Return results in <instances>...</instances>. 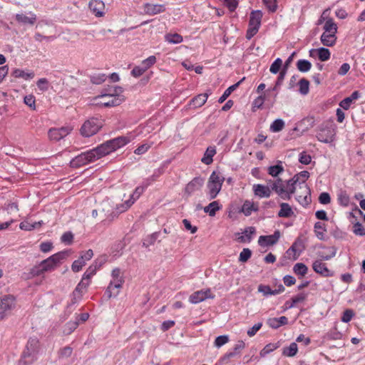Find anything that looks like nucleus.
I'll return each instance as SVG.
<instances>
[{
  "label": "nucleus",
  "mask_w": 365,
  "mask_h": 365,
  "mask_svg": "<svg viewBox=\"0 0 365 365\" xmlns=\"http://www.w3.org/2000/svg\"><path fill=\"white\" fill-rule=\"evenodd\" d=\"M41 349L38 337H29L18 361V365H31L37 359Z\"/></svg>",
  "instance_id": "f257e3e1"
},
{
  "label": "nucleus",
  "mask_w": 365,
  "mask_h": 365,
  "mask_svg": "<svg viewBox=\"0 0 365 365\" xmlns=\"http://www.w3.org/2000/svg\"><path fill=\"white\" fill-rule=\"evenodd\" d=\"M327 249L329 250V253L324 254L323 252H319L318 253V256L320 259L315 260L312 264L313 270L324 277H333L334 275V272L329 269L327 267V264L322 261L331 259L336 256L337 251V248L334 246L327 247Z\"/></svg>",
  "instance_id": "f03ea898"
},
{
  "label": "nucleus",
  "mask_w": 365,
  "mask_h": 365,
  "mask_svg": "<svg viewBox=\"0 0 365 365\" xmlns=\"http://www.w3.org/2000/svg\"><path fill=\"white\" fill-rule=\"evenodd\" d=\"M130 139L126 136H119L113 139L106 141L97 146L98 151L101 158L110 154L117 149L127 145Z\"/></svg>",
  "instance_id": "7ed1b4c3"
},
{
  "label": "nucleus",
  "mask_w": 365,
  "mask_h": 365,
  "mask_svg": "<svg viewBox=\"0 0 365 365\" xmlns=\"http://www.w3.org/2000/svg\"><path fill=\"white\" fill-rule=\"evenodd\" d=\"M225 181V178L221 175L219 171H213L207 183V195L209 200L216 198L222 189V184Z\"/></svg>",
  "instance_id": "20e7f679"
},
{
  "label": "nucleus",
  "mask_w": 365,
  "mask_h": 365,
  "mask_svg": "<svg viewBox=\"0 0 365 365\" xmlns=\"http://www.w3.org/2000/svg\"><path fill=\"white\" fill-rule=\"evenodd\" d=\"M101 158L97 148L81 153L70 161V166L73 168H78L89 163Z\"/></svg>",
  "instance_id": "39448f33"
},
{
  "label": "nucleus",
  "mask_w": 365,
  "mask_h": 365,
  "mask_svg": "<svg viewBox=\"0 0 365 365\" xmlns=\"http://www.w3.org/2000/svg\"><path fill=\"white\" fill-rule=\"evenodd\" d=\"M69 255L68 250L58 252L46 259L41 262L43 267V270L45 272H52L61 265L62 262L66 259Z\"/></svg>",
  "instance_id": "423d86ee"
},
{
  "label": "nucleus",
  "mask_w": 365,
  "mask_h": 365,
  "mask_svg": "<svg viewBox=\"0 0 365 365\" xmlns=\"http://www.w3.org/2000/svg\"><path fill=\"white\" fill-rule=\"evenodd\" d=\"M334 123L332 120L322 123L319 127V132L317 133V138L319 141L329 143L334 140Z\"/></svg>",
  "instance_id": "0eeeda50"
},
{
  "label": "nucleus",
  "mask_w": 365,
  "mask_h": 365,
  "mask_svg": "<svg viewBox=\"0 0 365 365\" xmlns=\"http://www.w3.org/2000/svg\"><path fill=\"white\" fill-rule=\"evenodd\" d=\"M103 120L98 118H91L86 120L81 128V134L83 137H91L96 134L103 127Z\"/></svg>",
  "instance_id": "6e6552de"
},
{
  "label": "nucleus",
  "mask_w": 365,
  "mask_h": 365,
  "mask_svg": "<svg viewBox=\"0 0 365 365\" xmlns=\"http://www.w3.org/2000/svg\"><path fill=\"white\" fill-rule=\"evenodd\" d=\"M16 297L6 294L0 297V319L5 318L16 307Z\"/></svg>",
  "instance_id": "1a4fd4ad"
},
{
  "label": "nucleus",
  "mask_w": 365,
  "mask_h": 365,
  "mask_svg": "<svg viewBox=\"0 0 365 365\" xmlns=\"http://www.w3.org/2000/svg\"><path fill=\"white\" fill-rule=\"evenodd\" d=\"M123 92V88L120 86L114 87V93H103L101 97L109 96L112 98L108 101L101 102V105L104 107H115L120 105L124 101L123 96L120 95Z\"/></svg>",
  "instance_id": "9d476101"
},
{
  "label": "nucleus",
  "mask_w": 365,
  "mask_h": 365,
  "mask_svg": "<svg viewBox=\"0 0 365 365\" xmlns=\"http://www.w3.org/2000/svg\"><path fill=\"white\" fill-rule=\"evenodd\" d=\"M299 186L302 192L301 195L297 194L295 199L301 205L306 207L312 202L310 188L307 185L299 184Z\"/></svg>",
  "instance_id": "9b49d317"
},
{
  "label": "nucleus",
  "mask_w": 365,
  "mask_h": 365,
  "mask_svg": "<svg viewBox=\"0 0 365 365\" xmlns=\"http://www.w3.org/2000/svg\"><path fill=\"white\" fill-rule=\"evenodd\" d=\"M205 179L202 177H195L189 182L185 187V194L190 196L195 191L200 190L204 185Z\"/></svg>",
  "instance_id": "f8f14e48"
},
{
  "label": "nucleus",
  "mask_w": 365,
  "mask_h": 365,
  "mask_svg": "<svg viewBox=\"0 0 365 365\" xmlns=\"http://www.w3.org/2000/svg\"><path fill=\"white\" fill-rule=\"evenodd\" d=\"M280 237V231L276 230L273 235H261L258 239V244L261 247L272 246L277 243Z\"/></svg>",
  "instance_id": "ddd939ff"
},
{
  "label": "nucleus",
  "mask_w": 365,
  "mask_h": 365,
  "mask_svg": "<svg viewBox=\"0 0 365 365\" xmlns=\"http://www.w3.org/2000/svg\"><path fill=\"white\" fill-rule=\"evenodd\" d=\"M215 295L212 294L210 289L195 292L190 296V302L192 304H197L206 299H213Z\"/></svg>",
  "instance_id": "4468645a"
},
{
  "label": "nucleus",
  "mask_w": 365,
  "mask_h": 365,
  "mask_svg": "<svg viewBox=\"0 0 365 365\" xmlns=\"http://www.w3.org/2000/svg\"><path fill=\"white\" fill-rule=\"evenodd\" d=\"M88 7L96 16L101 17L104 15L105 4L102 1L91 0L88 4Z\"/></svg>",
  "instance_id": "2eb2a0df"
},
{
  "label": "nucleus",
  "mask_w": 365,
  "mask_h": 365,
  "mask_svg": "<svg viewBox=\"0 0 365 365\" xmlns=\"http://www.w3.org/2000/svg\"><path fill=\"white\" fill-rule=\"evenodd\" d=\"M145 190V187H143L142 185L138 186L135 189L133 194L130 195V199L125 201V206L124 207V205H122V207H123L124 209L121 210L120 212L125 211L128 208H129L140 197V196L143 193Z\"/></svg>",
  "instance_id": "dca6fc26"
},
{
  "label": "nucleus",
  "mask_w": 365,
  "mask_h": 365,
  "mask_svg": "<svg viewBox=\"0 0 365 365\" xmlns=\"http://www.w3.org/2000/svg\"><path fill=\"white\" fill-rule=\"evenodd\" d=\"M305 250L304 241L297 237L292 245L289 248V251H292L294 253L293 260L297 259L299 255Z\"/></svg>",
  "instance_id": "f3484780"
},
{
  "label": "nucleus",
  "mask_w": 365,
  "mask_h": 365,
  "mask_svg": "<svg viewBox=\"0 0 365 365\" xmlns=\"http://www.w3.org/2000/svg\"><path fill=\"white\" fill-rule=\"evenodd\" d=\"M208 96L209 94L207 93L197 95L190 101V108L195 109L202 106L206 103Z\"/></svg>",
  "instance_id": "a211bd4d"
},
{
  "label": "nucleus",
  "mask_w": 365,
  "mask_h": 365,
  "mask_svg": "<svg viewBox=\"0 0 365 365\" xmlns=\"http://www.w3.org/2000/svg\"><path fill=\"white\" fill-rule=\"evenodd\" d=\"M253 191L256 196H258L261 198L269 197L272 194V189H270L268 186L262 184L254 185Z\"/></svg>",
  "instance_id": "6ab92c4d"
},
{
  "label": "nucleus",
  "mask_w": 365,
  "mask_h": 365,
  "mask_svg": "<svg viewBox=\"0 0 365 365\" xmlns=\"http://www.w3.org/2000/svg\"><path fill=\"white\" fill-rule=\"evenodd\" d=\"M29 14L30 16H27L24 14H17L15 16V19L18 23L24 25H34L36 21V15L33 13H30Z\"/></svg>",
  "instance_id": "aec40b11"
},
{
  "label": "nucleus",
  "mask_w": 365,
  "mask_h": 365,
  "mask_svg": "<svg viewBox=\"0 0 365 365\" xmlns=\"http://www.w3.org/2000/svg\"><path fill=\"white\" fill-rule=\"evenodd\" d=\"M277 96V93L274 94V96L272 98H269V94L264 93L261 96H258L256 99H255V101L253 102V105L255 107H257V108H261L265 101H269L271 105H273L274 103V102L276 101Z\"/></svg>",
  "instance_id": "412c9836"
},
{
  "label": "nucleus",
  "mask_w": 365,
  "mask_h": 365,
  "mask_svg": "<svg viewBox=\"0 0 365 365\" xmlns=\"http://www.w3.org/2000/svg\"><path fill=\"white\" fill-rule=\"evenodd\" d=\"M267 324L269 327L274 329H277L281 326L287 325L288 324V319L284 316L280 317L279 318H269L267 319Z\"/></svg>",
  "instance_id": "4be33fe9"
},
{
  "label": "nucleus",
  "mask_w": 365,
  "mask_h": 365,
  "mask_svg": "<svg viewBox=\"0 0 365 365\" xmlns=\"http://www.w3.org/2000/svg\"><path fill=\"white\" fill-rule=\"evenodd\" d=\"M262 16V12L260 10L252 11L250 15L249 26L259 28Z\"/></svg>",
  "instance_id": "5701e85b"
},
{
  "label": "nucleus",
  "mask_w": 365,
  "mask_h": 365,
  "mask_svg": "<svg viewBox=\"0 0 365 365\" xmlns=\"http://www.w3.org/2000/svg\"><path fill=\"white\" fill-rule=\"evenodd\" d=\"M336 39V34L334 33L324 32L320 37L322 43L329 47L335 45Z\"/></svg>",
  "instance_id": "b1692460"
},
{
  "label": "nucleus",
  "mask_w": 365,
  "mask_h": 365,
  "mask_svg": "<svg viewBox=\"0 0 365 365\" xmlns=\"http://www.w3.org/2000/svg\"><path fill=\"white\" fill-rule=\"evenodd\" d=\"M361 96V93L359 91H354L350 96L345 98L343 99L340 103L339 106L344 110H348L351 103L354 101L358 99Z\"/></svg>",
  "instance_id": "393cba45"
},
{
  "label": "nucleus",
  "mask_w": 365,
  "mask_h": 365,
  "mask_svg": "<svg viewBox=\"0 0 365 365\" xmlns=\"http://www.w3.org/2000/svg\"><path fill=\"white\" fill-rule=\"evenodd\" d=\"M245 77H243L242 79H240L238 82L228 87L223 93V94L219 98L218 103H222L225 100L230 96L232 92H233L235 90H236L240 85L245 81Z\"/></svg>",
  "instance_id": "a878e982"
},
{
  "label": "nucleus",
  "mask_w": 365,
  "mask_h": 365,
  "mask_svg": "<svg viewBox=\"0 0 365 365\" xmlns=\"http://www.w3.org/2000/svg\"><path fill=\"white\" fill-rule=\"evenodd\" d=\"M258 210V205H255L253 202L250 200H245L241 209V212H243L245 216H250L252 212H257Z\"/></svg>",
  "instance_id": "bb28decb"
},
{
  "label": "nucleus",
  "mask_w": 365,
  "mask_h": 365,
  "mask_svg": "<svg viewBox=\"0 0 365 365\" xmlns=\"http://www.w3.org/2000/svg\"><path fill=\"white\" fill-rule=\"evenodd\" d=\"M216 154L215 146H209L206 149L203 157L201 159L202 163L205 165H210L213 162V156Z\"/></svg>",
  "instance_id": "cd10ccee"
},
{
  "label": "nucleus",
  "mask_w": 365,
  "mask_h": 365,
  "mask_svg": "<svg viewBox=\"0 0 365 365\" xmlns=\"http://www.w3.org/2000/svg\"><path fill=\"white\" fill-rule=\"evenodd\" d=\"M146 14L149 15H155L163 12L165 10V6L162 4H150L145 5Z\"/></svg>",
  "instance_id": "c85d7f7f"
},
{
  "label": "nucleus",
  "mask_w": 365,
  "mask_h": 365,
  "mask_svg": "<svg viewBox=\"0 0 365 365\" xmlns=\"http://www.w3.org/2000/svg\"><path fill=\"white\" fill-rule=\"evenodd\" d=\"M279 206L280 210L277 214L279 217L288 218L290 217L292 215H294V212L292 211L291 206L288 203L281 202L279 204Z\"/></svg>",
  "instance_id": "c756f323"
},
{
  "label": "nucleus",
  "mask_w": 365,
  "mask_h": 365,
  "mask_svg": "<svg viewBox=\"0 0 365 365\" xmlns=\"http://www.w3.org/2000/svg\"><path fill=\"white\" fill-rule=\"evenodd\" d=\"M270 186L272 190L274 191L278 195L284 194L286 190L284 181L279 178H277Z\"/></svg>",
  "instance_id": "7c9ffc66"
},
{
  "label": "nucleus",
  "mask_w": 365,
  "mask_h": 365,
  "mask_svg": "<svg viewBox=\"0 0 365 365\" xmlns=\"http://www.w3.org/2000/svg\"><path fill=\"white\" fill-rule=\"evenodd\" d=\"M222 209V205H220L218 201H212L208 205L203 208L205 213H207L210 217H214L216 215V212Z\"/></svg>",
  "instance_id": "2f4dec72"
},
{
  "label": "nucleus",
  "mask_w": 365,
  "mask_h": 365,
  "mask_svg": "<svg viewBox=\"0 0 365 365\" xmlns=\"http://www.w3.org/2000/svg\"><path fill=\"white\" fill-rule=\"evenodd\" d=\"M121 272L120 268H115L113 269L111 276L115 280L114 282V287L116 289H120L122 287L123 283H124V279L122 276H120Z\"/></svg>",
  "instance_id": "473e14b6"
},
{
  "label": "nucleus",
  "mask_w": 365,
  "mask_h": 365,
  "mask_svg": "<svg viewBox=\"0 0 365 365\" xmlns=\"http://www.w3.org/2000/svg\"><path fill=\"white\" fill-rule=\"evenodd\" d=\"M256 232V229L255 227H247L243 233L245 236H240L238 237V241L240 242H250L252 239V235Z\"/></svg>",
  "instance_id": "72a5a7b5"
},
{
  "label": "nucleus",
  "mask_w": 365,
  "mask_h": 365,
  "mask_svg": "<svg viewBox=\"0 0 365 365\" xmlns=\"http://www.w3.org/2000/svg\"><path fill=\"white\" fill-rule=\"evenodd\" d=\"M81 299V296L80 295H78V297H71V302L67 304L66 309L64 311V315L66 318L69 317L71 314V313L76 309V304Z\"/></svg>",
  "instance_id": "f704fd0d"
},
{
  "label": "nucleus",
  "mask_w": 365,
  "mask_h": 365,
  "mask_svg": "<svg viewBox=\"0 0 365 365\" xmlns=\"http://www.w3.org/2000/svg\"><path fill=\"white\" fill-rule=\"evenodd\" d=\"M298 351L297 344L296 342H292L289 346H285L282 350V355L288 357L294 356Z\"/></svg>",
  "instance_id": "c9c22d12"
},
{
  "label": "nucleus",
  "mask_w": 365,
  "mask_h": 365,
  "mask_svg": "<svg viewBox=\"0 0 365 365\" xmlns=\"http://www.w3.org/2000/svg\"><path fill=\"white\" fill-rule=\"evenodd\" d=\"M11 76L14 78H22L28 80L32 78L34 76V73L33 72L27 73L23 70L16 68L12 71Z\"/></svg>",
  "instance_id": "e433bc0d"
},
{
  "label": "nucleus",
  "mask_w": 365,
  "mask_h": 365,
  "mask_svg": "<svg viewBox=\"0 0 365 365\" xmlns=\"http://www.w3.org/2000/svg\"><path fill=\"white\" fill-rule=\"evenodd\" d=\"M284 171V168L282 165V162L279 161L275 165H271L268 168V174L272 177H277L280 173Z\"/></svg>",
  "instance_id": "4c0bfd02"
},
{
  "label": "nucleus",
  "mask_w": 365,
  "mask_h": 365,
  "mask_svg": "<svg viewBox=\"0 0 365 365\" xmlns=\"http://www.w3.org/2000/svg\"><path fill=\"white\" fill-rule=\"evenodd\" d=\"M314 232L319 240L324 239V232H326L325 225L321 222H317L314 226Z\"/></svg>",
  "instance_id": "58836bf2"
},
{
  "label": "nucleus",
  "mask_w": 365,
  "mask_h": 365,
  "mask_svg": "<svg viewBox=\"0 0 365 365\" xmlns=\"http://www.w3.org/2000/svg\"><path fill=\"white\" fill-rule=\"evenodd\" d=\"M299 181L298 175H295L292 178L284 181L286 190H289L290 193H294L296 190V185Z\"/></svg>",
  "instance_id": "ea45409f"
},
{
  "label": "nucleus",
  "mask_w": 365,
  "mask_h": 365,
  "mask_svg": "<svg viewBox=\"0 0 365 365\" xmlns=\"http://www.w3.org/2000/svg\"><path fill=\"white\" fill-rule=\"evenodd\" d=\"M324 32L334 33V34L337 33V26L334 23L332 18H329L325 21V24L324 25Z\"/></svg>",
  "instance_id": "a19ab883"
},
{
  "label": "nucleus",
  "mask_w": 365,
  "mask_h": 365,
  "mask_svg": "<svg viewBox=\"0 0 365 365\" xmlns=\"http://www.w3.org/2000/svg\"><path fill=\"white\" fill-rule=\"evenodd\" d=\"M165 39L166 41H168L170 43H174V44L180 43L182 42V41H183L182 36L180 34H177V33L167 34L165 36Z\"/></svg>",
  "instance_id": "79ce46f5"
},
{
  "label": "nucleus",
  "mask_w": 365,
  "mask_h": 365,
  "mask_svg": "<svg viewBox=\"0 0 365 365\" xmlns=\"http://www.w3.org/2000/svg\"><path fill=\"white\" fill-rule=\"evenodd\" d=\"M297 68L300 72H307L312 68V63L308 60L300 59L297 62Z\"/></svg>",
  "instance_id": "37998d69"
},
{
  "label": "nucleus",
  "mask_w": 365,
  "mask_h": 365,
  "mask_svg": "<svg viewBox=\"0 0 365 365\" xmlns=\"http://www.w3.org/2000/svg\"><path fill=\"white\" fill-rule=\"evenodd\" d=\"M308 271V267L307 265L302 262H298L294 264L293 267V272L294 274L299 276H304Z\"/></svg>",
  "instance_id": "c03bdc74"
},
{
  "label": "nucleus",
  "mask_w": 365,
  "mask_h": 365,
  "mask_svg": "<svg viewBox=\"0 0 365 365\" xmlns=\"http://www.w3.org/2000/svg\"><path fill=\"white\" fill-rule=\"evenodd\" d=\"M42 224L43 221L35 222L34 223H30L29 222H22L20 223L19 227L23 230L30 231L36 228L40 227Z\"/></svg>",
  "instance_id": "a18cd8bd"
},
{
  "label": "nucleus",
  "mask_w": 365,
  "mask_h": 365,
  "mask_svg": "<svg viewBox=\"0 0 365 365\" xmlns=\"http://www.w3.org/2000/svg\"><path fill=\"white\" fill-rule=\"evenodd\" d=\"M279 342L275 343V344H267L259 352V355L261 357H264L274 350L277 349L279 347Z\"/></svg>",
  "instance_id": "49530a36"
},
{
  "label": "nucleus",
  "mask_w": 365,
  "mask_h": 365,
  "mask_svg": "<svg viewBox=\"0 0 365 365\" xmlns=\"http://www.w3.org/2000/svg\"><path fill=\"white\" fill-rule=\"evenodd\" d=\"M317 56L321 61H326L330 58L331 53L330 51L324 47H321L317 49Z\"/></svg>",
  "instance_id": "de8ad7c7"
},
{
  "label": "nucleus",
  "mask_w": 365,
  "mask_h": 365,
  "mask_svg": "<svg viewBox=\"0 0 365 365\" xmlns=\"http://www.w3.org/2000/svg\"><path fill=\"white\" fill-rule=\"evenodd\" d=\"M299 93L302 95H307L309 91V81L306 78H302L299 81Z\"/></svg>",
  "instance_id": "09e8293b"
},
{
  "label": "nucleus",
  "mask_w": 365,
  "mask_h": 365,
  "mask_svg": "<svg viewBox=\"0 0 365 365\" xmlns=\"http://www.w3.org/2000/svg\"><path fill=\"white\" fill-rule=\"evenodd\" d=\"M169 163L170 161L164 163L160 168L154 170L153 174L151 175V181H155L160 175L165 173L167 165Z\"/></svg>",
  "instance_id": "8fccbe9b"
},
{
  "label": "nucleus",
  "mask_w": 365,
  "mask_h": 365,
  "mask_svg": "<svg viewBox=\"0 0 365 365\" xmlns=\"http://www.w3.org/2000/svg\"><path fill=\"white\" fill-rule=\"evenodd\" d=\"M284 127V122L282 119H276L271 124L270 129L273 132L281 131Z\"/></svg>",
  "instance_id": "3c124183"
},
{
  "label": "nucleus",
  "mask_w": 365,
  "mask_h": 365,
  "mask_svg": "<svg viewBox=\"0 0 365 365\" xmlns=\"http://www.w3.org/2000/svg\"><path fill=\"white\" fill-rule=\"evenodd\" d=\"M252 251L249 248H244L240 252L239 256V262L245 263L247 262L252 256Z\"/></svg>",
  "instance_id": "603ef678"
},
{
  "label": "nucleus",
  "mask_w": 365,
  "mask_h": 365,
  "mask_svg": "<svg viewBox=\"0 0 365 365\" xmlns=\"http://www.w3.org/2000/svg\"><path fill=\"white\" fill-rule=\"evenodd\" d=\"M96 273V270L95 269V267H93L91 265H90L88 267V268L87 269V270L83 274L82 279L81 281L90 283L91 278L93 275H95Z\"/></svg>",
  "instance_id": "864d4df0"
},
{
  "label": "nucleus",
  "mask_w": 365,
  "mask_h": 365,
  "mask_svg": "<svg viewBox=\"0 0 365 365\" xmlns=\"http://www.w3.org/2000/svg\"><path fill=\"white\" fill-rule=\"evenodd\" d=\"M90 78L93 84L99 85L106 80V76L104 73H98L91 76Z\"/></svg>",
  "instance_id": "5fc2aeb1"
},
{
  "label": "nucleus",
  "mask_w": 365,
  "mask_h": 365,
  "mask_svg": "<svg viewBox=\"0 0 365 365\" xmlns=\"http://www.w3.org/2000/svg\"><path fill=\"white\" fill-rule=\"evenodd\" d=\"M257 290L262 293L263 296L268 297L269 295H274V289H272L269 285L260 284L258 286Z\"/></svg>",
  "instance_id": "6e6d98bb"
},
{
  "label": "nucleus",
  "mask_w": 365,
  "mask_h": 365,
  "mask_svg": "<svg viewBox=\"0 0 365 365\" xmlns=\"http://www.w3.org/2000/svg\"><path fill=\"white\" fill-rule=\"evenodd\" d=\"M282 65V61L281 58H277L274 60V61L272 63L269 68V71L273 74H277L278 72H280V68Z\"/></svg>",
  "instance_id": "4d7b16f0"
},
{
  "label": "nucleus",
  "mask_w": 365,
  "mask_h": 365,
  "mask_svg": "<svg viewBox=\"0 0 365 365\" xmlns=\"http://www.w3.org/2000/svg\"><path fill=\"white\" fill-rule=\"evenodd\" d=\"M45 273V272L43 270V267L41 264V262L38 264L35 265L33 267L29 272V274L31 277L40 276Z\"/></svg>",
  "instance_id": "13d9d810"
},
{
  "label": "nucleus",
  "mask_w": 365,
  "mask_h": 365,
  "mask_svg": "<svg viewBox=\"0 0 365 365\" xmlns=\"http://www.w3.org/2000/svg\"><path fill=\"white\" fill-rule=\"evenodd\" d=\"M353 232L356 235L365 236V228L361 222H356L354 224Z\"/></svg>",
  "instance_id": "bf43d9fd"
},
{
  "label": "nucleus",
  "mask_w": 365,
  "mask_h": 365,
  "mask_svg": "<svg viewBox=\"0 0 365 365\" xmlns=\"http://www.w3.org/2000/svg\"><path fill=\"white\" fill-rule=\"evenodd\" d=\"M48 138L51 140L58 141L62 139V135L57 128H51L48 132Z\"/></svg>",
  "instance_id": "052dcab7"
},
{
  "label": "nucleus",
  "mask_w": 365,
  "mask_h": 365,
  "mask_svg": "<svg viewBox=\"0 0 365 365\" xmlns=\"http://www.w3.org/2000/svg\"><path fill=\"white\" fill-rule=\"evenodd\" d=\"M354 314H355L353 309H347L343 312L341 320L344 323H348L351 320Z\"/></svg>",
  "instance_id": "680f3d73"
},
{
  "label": "nucleus",
  "mask_w": 365,
  "mask_h": 365,
  "mask_svg": "<svg viewBox=\"0 0 365 365\" xmlns=\"http://www.w3.org/2000/svg\"><path fill=\"white\" fill-rule=\"evenodd\" d=\"M107 261V257L105 255L101 256L96 259L91 266L95 267V269L97 271L100 269Z\"/></svg>",
  "instance_id": "e2e57ef3"
},
{
  "label": "nucleus",
  "mask_w": 365,
  "mask_h": 365,
  "mask_svg": "<svg viewBox=\"0 0 365 365\" xmlns=\"http://www.w3.org/2000/svg\"><path fill=\"white\" fill-rule=\"evenodd\" d=\"M229 341V336L227 335H220L216 337L215 340V346L217 348L221 347Z\"/></svg>",
  "instance_id": "0e129e2a"
},
{
  "label": "nucleus",
  "mask_w": 365,
  "mask_h": 365,
  "mask_svg": "<svg viewBox=\"0 0 365 365\" xmlns=\"http://www.w3.org/2000/svg\"><path fill=\"white\" fill-rule=\"evenodd\" d=\"M24 103L27 105L31 110H36V99L33 95L26 96L24 99Z\"/></svg>",
  "instance_id": "69168bd1"
},
{
  "label": "nucleus",
  "mask_w": 365,
  "mask_h": 365,
  "mask_svg": "<svg viewBox=\"0 0 365 365\" xmlns=\"http://www.w3.org/2000/svg\"><path fill=\"white\" fill-rule=\"evenodd\" d=\"M156 63V57L155 56H150L146 59L143 60L142 61L141 65L143 66V68L147 70L149 68H150L153 65H154Z\"/></svg>",
  "instance_id": "338daca9"
},
{
  "label": "nucleus",
  "mask_w": 365,
  "mask_h": 365,
  "mask_svg": "<svg viewBox=\"0 0 365 365\" xmlns=\"http://www.w3.org/2000/svg\"><path fill=\"white\" fill-rule=\"evenodd\" d=\"M299 161L303 165H309L312 161V157L306 151H303L299 154Z\"/></svg>",
  "instance_id": "774afa93"
}]
</instances>
